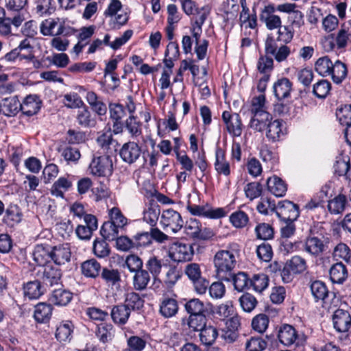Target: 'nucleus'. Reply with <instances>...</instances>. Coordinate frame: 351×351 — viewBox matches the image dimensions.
Here are the masks:
<instances>
[{"instance_id":"nucleus-47","label":"nucleus","mask_w":351,"mask_h":351,"mask_svg":"<svg viewBox=\"0 0 351 351\" xmlns=\"http://www.w3.org/2000/svg\"><path fill=\"white\" fill-rule=\"evenodd\" d=\"M96 335L99 339L106 343L110 340L113 336V326L110 324L102 323L98 325Z\"/></svg>"},{"instance_id":"nucleus-22","label":"nucleus","mask_w":351,"mask_h":351,"mask_svg":"<svg viewBox=\"0 0 351 351\" xmlns=\"http://www.w3.org/2000/svg\"><path fill=\"white\" fill-rule=\"evenodd\" d=\"M72 298L71 292L62 288H58L52 291L49 301L57 306H66L71 301Z\"/></svg>"},{"instance_id":"nucleus-7","label":"nucleus","mask_w":351,"mask_h":351,"mask_svg":"<svg viewBox=\"0 0 351 351\" xmlns=\"http://www.w3.org/2000/svg\"><path fill=\"white\" fill-rule=\"evenodd\" d=\"M276 213L284 221H294L300 215L298 205L288 200H284L278 203Z\"/></svg>"},{"instance_id":"nucleus-51","label":"nucleus","mask_w":351,"mask_h":351,"mask_svg":"<svg viewBox=\"0 0 351 351\" xmlns=\"http://www.w3.org/2000/svg\"><path fill=\"white\" fill-rule=\"evenodd\" d=\"M77 120L84 127H92L95 125V119L92 118L90 112L86 108H80L77 111Z\"/></svg>"},{"instance_id":"nucleus-43","label":"nucleus","mask_w":351,"mask_h":351,"mask_svg":"<svg viewBox=\"0 0 351 351\" xmlns=\"http://www.w3.org/2000/svg\"><path fill=\"white\" fill-rule=\"evenodd\" d=\"M332 62L328 56L319 58L315 62V71L322 76H328L331 74Z\"/></svg>"},{"instance_id":"nucleus-59","label":"nucleus","mask_w":351,"mask_h":351,"mask_svg":"<svg viewBox=\"0 0 351 351\" xmlns=\"http://www.w3.org/2000/svg\"><path fill=\"white\" fill-rule=\"evenodd\" d=\"M255 232L258 239L263 240L271 239L274 237V229L268 223H262L256 226Z\"/></svg>"},{"instance_id":"nucleus-54","label":"nucleus","mask_w":351,"mask_h":351,"mask_svg":"<svg viewBox=\"0 0 351 351\" xmlns=\"http://www.w3.org/2000/svg\"><path fill=\"white\" fill-rule=\"evenodd\" d=\"M346 198L345 195H339L328 202V208L331 213L338 214L345 208Z\"/></svg>"},{"instance_id":"nucleus-6","label":"nucleus","mask_w":351,"mask_h":351,"mask_svg":"<svg viewBox=\"0 0 351 351\" xmlns=\"http://www.w3.org/2000/svg\"><path fill=\"white\" fill-rule=\"evenodd\" d=\"M160 223L164 228H169L173 232H178L184 226V221L181 215L171 209L162 211Z\"/></svg>"},{"instance_id":"nucleus-30","label":"nucleus","mask_w":351,"mask_h":351,"mask_svg":"<svg viewBox=\"0 0 351 351\" xmlns=\"http://www.w3.org/2000/svg\"><path fill=\"white\" fill-rule=\"evenodd\" d=\"M349 160L348 157H337L334 169L335 173L338 176H344L347 180H351V167Z\"/></svg>"},{"instance_id":"nucleus-19","label":"nucleus","mask_w":351,"mask_h":351,"mask_svg":"<svg viewBox=\"0 0 351 351\" xmlns=\"http://www.w3.org/2000/svg\"><path fill=\"white\" fill-rule=\"evenodd\" d=\"M41 101L37 95L27 96L23 103H21V110L27 116H32L38 112L40 108Z\"/></svg>"},{"instance_id":"nucleus-53","label":"nucleus","mask_w":351,"mask_h":351,"mask_svg":"<svg viewBox=\"0 0 351 351\" xmlns=\"http://www.w3.org/2000/svg\"><path fill=\"white\" fill-rule=\"evenodd\" d=\"M262 185L257 182H250L244 187L246 197L250 201L258 197L262 193Z\"/></svg>"},{"instance_id":"nucleus-20","label":"nucleus","mask_w":351,"mask_h":351,"mask_svg":"<svg viewBox=\"0 0 351 351\" xmlns=\"http://www.w3.org/2000/svg\"><path fill=\"white\" fill-rule=\"evenodd\" d=\"M52 311L53 307L51 304L45 302L38 303L35 306L34 317L38 323H47L51 319Z\"/></svg>"},{"instance_id":"nucleus-2","label":"nucleus","mask_w":351,"mask_h":351,"mask_svg":"<svg viewBox=\"0 0 351 351\" xmlns=\"http://www.w3.org/2000/svg\"><path fill=\"white\" fill-rule=\"evenodd\" d=\"M330 238L327 233L311 230L304 243V250L314 257L323 255L329 249Z\"/></svg>"},{"instance_id":"nucleus-61","label":"nucleus","mask_w":351,"mask_h":351,"mask_svg":"<svg viewBox=\"0 0 351 351\" xmlns=\"http://www.w3.org/2000/svg\"><path fill=\"white\" fill-rule=\"evenodd\" d=\"M93 252L99 258H104L110 254V247L106 240H95L93 243Z\"/></svg>"},{"instance_id":"nucleus-28","label":"nucleus","mask_w":351,"mask_h":351,"mask_svg":"<svg viewBox=\"0 0 351 351\" xmlns=\"http://www.w3.org/2000/svg\"><path fill=\"white\" fill-rule=\"evenodd\" d=\"M101 269L100 263L94 258L87 260L81 264L82 273L87 278H95L97 277Z\"/></svg>"},{"instance_id":"nucleus-64","label":"nucleus","mask_w":351,"mask_h":351,"mask_svg":"<svg viewBox=\"0 0 351 351\" xmlns=\"http://www.w3.org/2000/svg\"><path fill=\"white\" fill-rule=\"evenodd\" d=\"M128 348L124 351H142L146 345V341L138 336H132L128 341Z\"/></svg>"},{"instance_id":"nucleus-41","label":"nucleus","mask_w":351,"mask_h":351,"mask_svg":"<svg viewBox=\"0 0 351 351\" xmlns=\"http://www.w3.org/2000/svg\"><path fill=\"white\" fill-rule=\"evenodd\" d=\"M240 25L241 27H244L245 29H256L257 27V17L256 13H250V10H245L243 8V10L240 14Z\"/></svg>"},{"instance_id":"nucleus-16","label":"nucleus","mask_w":351,"mask_h":351,"mask_svg":"<svg viewBox=\"0 0 351 351\" xmlns=\"http://www.w3.org/2000/svg\"><path fill=\"white\" fill-rule=\"evenodd\" d=\"M178 303L176 299L165 297L161 300L159 312L165 318H171L178 313Z\"/></svg>"},{"instance_id":"nucleus-4","label":"nucleus","mask_w":351,"mask_h":351,"mask_svg":"<svg viewBox=\"0 0 351 351\" xmlns=\"http://www.w3.org/2000/svg\"><path fill=\"white\" fill-rule=\"evenodd\" d=\"M90 173L96 176L105 177L111 175L112 172V160L111 157L104 154L94 156L89 165Z\"/></svg>"},{"instance_id":"nucleus-33","label":"nucleus","mask_w":351,"mask_h":351,"mask_svg":"<svg viewBox=\"0 0 351 351\" xmlns=\"http://www.w3.org/2000/svg\"><path fill=\"white\" fill-rule=\"evenodd\" d=\"M150 274L145 269H141L134 273L133 286L136 291H143L147 289L150 281Z\"/></svg>"},{"instance_id":"nucleus-10","label":"nucleus","mask_w":351,"mask_h":351,"mask_svg":"<svg viewBox=\"0 0 351 351\" xmlns=\"http://www.w3.org/2000/svg\"><path fill=\"white\" fill-rule=\"evenodd\" d=\"M169 256L176 262L189 261L193 256V247L190 244L175 243L171 247Z\"/></svg>"},{"instance_id":"nucleus-62","label":"nucleus","mask_w":351,"mask_h":351,"mask_svg":"<svg viewBox=\"0 0 351 351\" xmlns=\"http://www.w3.org/2000/svg\"><path fill=\"white\" fill-rule=\"evenodd\" d=\"M267 347V342L261 337H252L245 343L246 351H263Z\"/></svg>"},{"instance_id":"nucleus-18","label":"nucleus","mask_w":351,"mask_h":351,"mask_svg":"<svg viewBox=\"0 0 351 351\" xmlns=\"http://www.w3.org/2000/svg\"><path fill=\"white\" fill-rule=\"evenodd\" d=\"M267 186L268 191L276 197H283L287 191V184L276 176L267 180Z\"/></svg>"},{"instance_id":"nucleus-1","label":"nucleus","mask_w":351,"mask_h":351,"mask_svg":"<svg viewBox=\"0 0 351 351\" xmlns=\"http://www.w3.org/2000/svg\"><path fill=\"white\" fill-rule=\"evenodd\" d=\"M239 251L237 243H231L227 249L216 252L213 257V265L216 276L219 280L231 281V273L236 267Z\"/></svg>"},{"instance_id":"nucleus-3","label":"nucleus","mask_w":351,"mask_h":351,"mask_svg":"<svg viewBox=\"0 0 351 351\" xmlns=\"http://www.w3.org/2000/svg\"><path fill=\"white\" fill-rule=\"evenodd\" d=\"M289 25H281L277 31L276 43L280 42L288 44L291 42L294 36V27L300 28L303 24V15L301 12H292L289 16Z\"/></svg>"},{"instance_id":"nucleus-9","label":"nucleus","mask_w":351,"mask_h":351,"mask_svg":"<svg viewBox=\"0 0 351 351\" xmlns=\"http://www.w3.org/2000/svg\"><path fill=\"white\" fill-rule=\"evenodd\" d=\"M265 50L267 54L274 56L277 62L285 61L291 53L289 47L284 44L278 49L275 39L272 36H268L265 41Z\"/></svg>"},{"instance_id":"nucleus-55","label":"nucleus","mask_w":351,"mask_h":351,"mask_svg":"<svg viewBox=\"0 0 351 351\" xmlns=\"http://www.w3.org/2000/svg\"><path fill=\"white\" fill-rule=\"evenodd\" d=\"M269 317L265 314H259L252 321V328L259 333H263L268 327Z\"/></svg>"},{"instance_id":"nucleus-14","label":"nucleus","mask_w":351,"mask_h":351,"mask_svg":"<svg viewBox=\"0 0 351 351\" xmlns=\"http://www.w3.org/2000/svg\"><path fill=\"white\" fill-rule=\"evenodd\" d=\"M51 259L57 265H63L71 259V252L69 244H62L53 247Z\"/></svg>"},{"instance_id":"nucleus-42","label":"nucleus","mask_w":351,"mask_h":351,"mask_svg":"<svg viewBox=\"0 0 351 351\" xmlns=\"http://www.w3.org/2000/svg\"><path fill=\"white\" fill-rule=\"evenodd\" d=\"M347 75V68L346 64L339 60H337L332 64L331 68V75L334 82L339 84L346 77Z\"/></svg>"},{"instance_id":"nucleus-37","label":"nucleus","mask_w":351,"mask_h":351,"mask_svg":"<svg viewBox=\"0 0 351 351\" xmlns=\"http://www.w3.org/2000/svg\"><path fill=\"white\" fill-rule=\"evenodd\" d=\"M230 282H232L234 289L238 291H243L250 287V279L248 278L247 275L244 272H239L234 274L232 271L231 273Z\"/></svg>"},{"instance_id":"nucleus-49","label":"nucleus","mask_w":351,"mask_h":351,"mask_svg":"<svg viewBox=\"0 0 351 351\" xmlns=\"http://www.w3.org/2000/svg\"><path fill=\"white\" fill-rule=\"evenodd\" d=\"M226 128L228 132L233 136H240L243 131L241 119L238 114H233V119L228 122Z\"/></svg>"},{"instance_id":"nucleus-44","label":"nucleus","mask_w":351,"mask_h":351,"mask_svg":"<svg viewBox=\"0 0 351 351\" xmlns=\"http://www.w3.org/2000/svg\"><path fill=\"white\" fill-rule=\"evenodd\" d=\"M184 308L189 315L206 313L204 302L197 298L188 300L184 304Z\"/></svg>"},{"instance_id":"nucleus-32","label":"nucleus","mask_w":351,"mask_h":351,"mask_svg":"<svg viewBox=\"0 0 351 351\" xmlns=\"http://www.w3.org/2000/svg\"><path fill=\"white\" fill-rule=\"evenodd\" d=\"M348 277L346 266L342 263L333 265L330 269V278L332 282L341 284Z\"/></svg>"},{"instance_id":"nucleus-5","label":"nucleus","mask_w":351,"mask_h":351,"mask_svg":"<svg viewBox=\"0 0 351 351\" xmlns=\"http://www.w3.org/2000/svg\"><path fill=\"white\" fill-rule=\"evenodd\" d=\"M119 156L128 165L138 162L142 156L141 147L134 141L124 143L119 150Z\"/></svg>"},{"instance_id":"nucleus-8","label":"nucleus","mask_w":351,"mask_h":351,"mask_svg":"<svg viewBox=\"0 0 351 351\" xmlns=\"http://www.w3.org/2000/svg\"><path fill=\"white\" fill-rule=\"evenodd\" d=\"M306 269V261L299 256H295L287 262L284 269L282 271V280L285 282L291 280V274H296L304 271Z\"/></svg>"},{"instance_id":"nucleus-58","label":"nucleus","mask_w":351,"mask_h":351,"mask_svg":"<svg viewBox=\"0 0 351 351\" xmlns=\"http://www.w3.org/2000/svg\"><path fill=\"white\" fill-rule=\"evenodd\" d=\"M330 83L322 80L313 85V93L318 98H325L330 90Z\"/></svg>"},{"instance_id":"nucleus-25","label":"nucleus","mask_w":351,"mask_h":351,"mask_svg":"<svg viewBox=\"0 0 351 351\" xmlns=\"http://www.w3.org/2000/svg\"><path fill=\"white\" fill-rule=\"evenodd\" d=\"M271 120V114L267 111L256 112V114H253L250 126L256 131L261 132L268 125L269 122Z\"/></svg>"},{"instance_id":"nucleus-39","label":"nucleus","mask_w":351,"mask_h":351,"mask_svg":"<svg viewBox=\"0 0 351 351\" xmlns=\"http://www.w3.org/2000/svg\"><path fill=\"white\" fill-rule=\"evenodd\" d=\"M269 285V278L265 274H254L250 279V285L256 292H263Z\"/></svg>"},{"instance_id":"nucleus-40","label":"nucleus","mask_w":351,"mask_h":351,"mask_svg":"<svg viewBox=\"0 0 351 351\" xmlns=\"http://www.w3.org/2000/svg\"><path fill=\"white\" fill-rule=\"evenodd\" d=\"M43 293L40 283L38 280L30 281L24 286V294L30 300L38 299Z\"/></svg>"},{"instance_id":"nucleus-46","label":"nucleus","mask_w":351,"mask_h":351,"mask_svg":"<svg viewBox=\"0 0 351 351\" xmlns=\"http://www.w3.org/2000/svg\"><path fill=\"white\" fill-rule=\"evenodd\" d=\"M144 300L135 292L128 293L125 295L124 304L131 310H138L143 306Z\"/></svg>"},{"instance_id":"nucleus-45","label":"nucleus","mask_w":351,"mask_h":351,"mask_svg":"<svg viewBox=\"0 0 351 351\" xmlns=\"http://www.w3.org/2000/svg\"><path fill=\"white\" fill-rule=\"evenodd\" d=\"M206 324L205 313L190 315L187 319V325L189 328L195 331H200Z\"/></svg>"},{"instance_id":"nucleus-26","label":"nucleus","mask_w":351,"mask_h":351,"mask_svg":"<svg viewBox=\"0 0 351 351\" xmlns=\"http://www.w3.org/2000/svg\"><path fill=\"white\" fill-rule=\"evenodd\" d=\"M61 271L59 269L51 265H47L44 268L43 281L46 285L51 287L60 284Z\"/></svg>"},{"instance_id":"nucleus-27","label":"nucleus","mask_w":351,"mask_h":351,"mask_svg":"<svg viewBox=\"0 0 351 351\" xmlns=\"http://www.w3.org/2000/svg\"><path fill=\"white\" fill-rule=\"evenodd\" d=\"M292 83L287 78L282 77L274 83L273 86L275 96L278 99L287 98L291 90Z\"/></svg>"},{"instance_id":"nucleus-23","label":"nucleus","mask_w":351,"mask_h":351,"mask_svg":"<svg viewBox=\"0 0 351 351\" xmlns=\"http://www.w3.org/2000/svg\"><path fill=\"white\" fill-rule=\"evenodd\" d=\"M51 250L49 245H37L33 252L34 261L40 266H47V263L51 259Z\"/></svg>"},{"instance_id":"nucleus-63","label":"nucleus","mask_w":351,"mask_h":351,"mask_svg":"<svg viewBox=\"0 0 351 351\" xmlns=\"http://www.w3.org/2000/svg\"><path fill=\"white\" fill-rule=\"evenodd\" d=\"M239 302L241 308L245 312H251L257 304L256 298L248 293L243 294L240 297Z\"/></svg>"},{"instance_id":"nucleus-31","label":"nucleus","mask_w":351,"mask_h":351,"mask_svg":"<svg viewBox=\"0 0 351 351\" xmlns=\"http://www.w3.org/2000/svg\"><path fill=\"white\" fill-rule=\"evenodd\" d=\"M165 265L163 260L156 256H151L145 263L146 270L152 274L156 281Z\"/></svg>"},{"instance_id":"nucleus-21","label":"nucleus","mask_w":351,"mask_h":351,"mask_svg":"<svg viewBox=\"0 0 351 351\" xmlns=\"http://www.w3.org/2000/svg\"><path fill=\"white\" fill-rule=\"evenodd\" d=\"M215 169L219 174L228 176L230 173V167L228 161L226 160L225 152L217 146L215 150Z\"/></svg>"},{"instance_id":"nucleus-24","label":"nucleus","mask_w":351,"mask_h":351,"mask_svg":"<svg viewBox=\"0 0 351 351\" xmlns=\"http://www.w3.org/2000/svg\"><path fill=\"white\" fill-rule=\"evenodd\" d=\"M131 311L124 304L113 306L110 315L112 321L117 324L124 325L128 322Z\"/></svg>"},{"instance_id":"nucleus-35","label":"nucleus","mask_w":351,"mask_h":351,"mask_svg":"<svg viewBox=\"0 0 351 351\" xmlns=\"http://www.w3.org/2000/svg\"><path fill=\"white\" fill-rule=\"evenodd\" d=\"M282 126V123L278 119H275L269 122L268 125L267 126V138L274 142L279 141L281 136L284 134Z\"/></svg>"},{"instance_id":"nucleus-15","label":"nucleus","mask_w":351,"mask_h":351,"mask_svg":"<svg viewBox=\"0 0 351 351\" xmlns=\"http://www.w3.org/2000/svg\"><path fill=\"white\" fill-rule=\"evenodd\" d=\"M21 107L16 96L5 98L0 104V112L7 117H13L21 110Z\"/></svg>"},{"instance_id":"nucleus-13","label":"nucleus","mask_w":351,"mask_h":351,"mask_svg":"<svg viewBox=\"0 0 351 351\" xmlns=\"http://www.w3.org/2000/svg\"><path fill=\"white\" fill-rule=\"evenodd\" d=\"M189 212L197 216H202L211 219H218L225 216V212L223 208L210 209L208 206L192 205L188 206Z\"/></svg>"},{"instance_id":"nucleus-36","label":"nucleus","mask_w":351,"mask_h":351,"mask_svg":"<svg viewBox=\"0 0 351 351\" xmlns=\"http://www.w3.org/2000/svg\"><path fill=\"white\" fill-rule=\"evenodd\" d=\"M120 230H122V228L108 221L104 223L101 228L100 233L105 240L114 241L117 239Z\"/></svg>"},{"instance_id":"nucleus-12","label":"nucleus","mask_w":351,"mask_h":351,"mask_svg":"<svg viewBox=\"0 0 351 351\" xmlns=\"http://www.w3.org/2000/svg\"><path fill=\"white\" fill-rule=\"evenodd\" d=\"M335 328L341 332H346L351 326V316L348 311L337 309L332 316Z\"/></svg>"},{"instance_id":"nucleus-48","label":"nucleus","mask_w":351,"mask_h":351,"mask_svg":"<svg viewBox=\"0 0 351 351\" xmlns=\"http://www.w3.org/2000/svg\"><path fill=\"white\" fill-rule=\"evenodd\" d=\"M110 221L122 229L128 224V219L123 215L121 210L117 207H113L108 210Z\"/></svg>"},{"instance_id":"nucleus-29","label":"nucleus","mask_w":351,"mask_h":351,"mask_svg":"<svg viewBox=\"0 0 351 351\" xmlns=\"http://www.w3.org/2000/svg\"><path fill=\"white\" fill-rule=\"evenodd\" d=\"M260 20L265 24L266 27L269 30L278 29L282 25L280 17L271 13L267 8L261 14Z\"/></svg>"},{"instance_id":"nucleus-34","label":"nucleus","mask_w":351,"mask_h":351,"mask_svg":"<svg viewBox=\"0 0 351 351\" xmlns=\"http://www.w3.org/2000/svg\"><path fill=\"white\" fill-rule=\"evenodd\" d=\"M72 186V182L66 178L60 177L56 180L51 188V193L57 197H63L64 193Z\"/></svg>"},{"instance_id":"nucleus-56","label":"nucleus","mask_w":351,"mask_h":351,"mask_svg":"<svg viewBox=\"0 0 351 351\" xmlns=\"http://www.w3.org/2000/svg\"><path fill=\"white\" fill-rule=\"evenodd\" d=\"M348 41H351V29L349 26L344 24L337 34V45L339 49L343 48Z\"/></svg>"},{"instance_id":"nucleus-11","label":"nucleus","mask_w":351,"mask_h":351,"mask_svg":"<svg viewBox=\"0 0 351 351\" xmlns=\"http://www.w3.org/2000/svg\"><path fill=\"white\" fill-rule=\"evenodd\" d=\"M279 341L285 346H290L293 343H300V337L295 329L289 324L282 325L278 332Z\"/></svg>"},{"instance_id":"nucleus-38","label":"nucleus","mask_w":351,"mask_h":351,"mask_svg":"<svg viewBox=\"0 0 351 351\" xmlns=\"http://www.w3.org/2000/svg\"><path fill=\"white\" fill-rule=\"evenodd\" d=\"M199 332L200 341L205 345L213 344L218 337L217 328L210 325H206Z\"/></svg>"},{"instance_id":"nucleus-52","label":"nucleus","mask_w":351,"mask_h":351,"mask_svg":"<svg viewBox=\"0 0 351 351\" xmlns=\"http://www.w3.org/2000/svg\"><path fill=\"white\" fill-rule=\"evenodd\" d=\"M274 69V60L267 55L261 56L257 62V69L263 75L270 74Z\"/></svg>"},{"instance_id":"nucleus-17","label":"nucleus","mask_w":351,"mask_h":351,"mask_svg":"<svg viewBox=\"0 0 351 351\" xmlns=\"http://www.w3.org/2000/svg\"><path fill=\"white\" fill-rule=\"evenodd\" d=\"M73 329L74 325L71 321L62 322L56 328V339L62 343L70 342Z\"/></svg>"},{"instance_id":"nucleus-50","label":"nucleus","mask_w":351,"mask_h":351,"mask_svg":"<svg viewBox=\"0 0 351 351\" xmlns=\"http://www.w3.org/2000/svg\"><path fill=\"white\" fill-rule=\"evenodd\" d=\"M311 291L312 295L317 300H324L328 293L326 285L319 280H316L312 282L311 285Z\"/></svg>"},{"instance_id":"nucleus-60","label":"nucleus","mask_w":351,"mask_h":351,"mask_svg":"<svg viewBox=\"0 0 351 351\" xmlns=\"http://www.w3.org/2000/svg\"><path fill=\"white\" fill-rule=\"evenodd\" d=\"M337 118L343 125L351 124V104L344 105L338 108L336 112Z\"/></svg>"},{"instance_id":"nucleus-57","label":"nucleus","mask_w":351,"mask_h":351,"mask_svg":"<svg viewBox=\"0 0 351 351\" xmlns=\"http://www.w3.org/2000/svg\"><path fill=\"white\" fill-rule=\"evenodd\" d=\"M160 214V210L158 206L149 207L144 211L143 220L154 227L156 225Z\"/></svg>"}]
</instances>
